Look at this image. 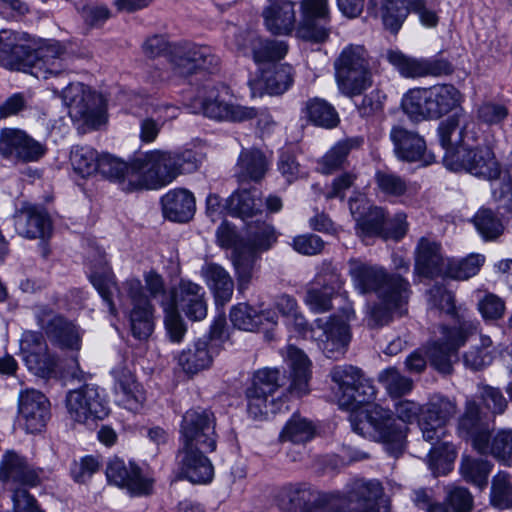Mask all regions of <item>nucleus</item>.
I'll return each mask as SVG.
<instances>
[{
	"label": "nucleus",
	"instance_id": "nucleus-1",
	"mask_svg": "<svg viewBox=\"0 0 512 512\" xmlns=\"http://www.w3.org/2000/svg\"><path fill=\"white\" fill-rule=\"evenodd\" d=\"M338 405L349 410L348 420L354 432L373 439L392 443L397 453L403 445L405 428L398 426L385 408L369 404L376 397V389L363 371L353 365H336L330 371Z\"/></svg>",
	"mask_w": 512,
	"mask_h": 512
},
{
	"label": "nucleus",
	"instance_id": "nucleus-2",
	"mask_svg": "<svg viewBox=\"0 0 512 512\" xmlns=\"http://www.w3.org/2000/svg\"><path fill=\"white\" fill-rule=\"evenodd\" d=\"M88 262L90 282L107 303L109 312L114 316L117 314L113 302L114 293H118V298L123 306H125L123 297L126 294L131 305V309L128 310L131 333L136 339H148L154 329L153 306L143 291L141 281L137 278H129L119 289L103 251H93L92 255L88 257Z\"/></svg>",
	"mask_w": 512,
	"mask_h": 512
},
{
	"label": "nucleus",
	"instance_id": "nucleus-3",
	"mask_svg": "<svg viewBox=\"0 0 512 512\" xmlns=\"http://www.w3.org/2000/svg\"><path fill=\"white\" fill-rule=\"evenodd\" d=\"M455 402L436 395L423 406L418 426L425 441L431 444L428 465L434 475L447 474L456 458L454 446L445 440L447 423L456 415Z\"/></svg>",
	"mask_w": 512,
	"mask_h": 512
},
{
	"label": "nucleus",
	"instance_id": "nucleus-4",
	"mask_svg": "<svg viewBox=\"0 0 512 512\" xmlns=\"http://www.w3.org/2000/svg\"><path fill=\"white\" fill-rule=\"evenodd\" d=\"M222 247H233L232 262L237 275L238 290L244 291L252 279L259 252L266 251L276 242L273 226L265 222L248 225L246 239H238L233 227L222 223L216 232Z\"/></svg>",
	"mask_w": 512,
	"mask_h": 512
},
{
	"label": "nucleus",
	"instance_id": "nucleus-5",
	"mask_svg": "<svg viewBox=\"0 0 512 512\" xmlns=\"http://www.w3.org/2000/svg\"><path fill=\"white\" fill-rule=\"evenodd\" d=\"M131 168L138 173V179L137 182L130 180L128 190L158 189L181 174L195 171L198 164L196 154L191 150H153L135 157L131 161Z\"/></svg>",
	"mask_w": 512,
	"mask_h": 512
},
{
	"label": "nucleus",
	"instance_id": "nucleus-6",
	"mask_svg": "<svg viewBox=\"0 0 512 512\" xmlns=\"http://www.w3.org/2000/svg\"><path fill=\"white\" fill-rule=\"evenodd\" d=\"M460 92L450 84L409 90L402 101L404 111L413 119H438L456 108Z\"/></svg>",
	"mask_w": 512,
	"mask_h": 512
},
{
	"label": "nucleus",
	"instance_id": "nucleus-7",
	"mask_svg": "<svg viewBox=\"0 0 512 512\" xmlns=\"http://www.w3.org/2000/svg\"><path fill=\"white\" fill-rule=\"evenodd\" d=\"M335 80L339 91L347 96L361 95L372 85L368 52L362 45L349 44L334 60Z\"/></svg>",
	"mask_w": 512,
	"mask_h": 512
},
{
	"label": "nucleus",
	"instance_id": "nucleus-8",
	"mask_svg": "<svg viewBox=\"0 0 512 512\" xmlns=\"http://www.w3.org/2000/svg\"><path fill=\"white\" fill-rule=\"evenodd\" d=\"M479 321L476 319H459L458 325L448 327L441 325L438 328L437 339L427 346L426 354L433 368L443 374L452 371V358L458 350L479 331Z\"/></svg>",
	"mask_w": 512,
	"mask_h": 512
},
{
	"label": "nucleus",
	"instance_id": "nucleus-9",
	"mask_svg": "<svg viewBox=\"0 0 512 512\" xmlns=\"http://www.w3.org/2000/svg\"><path fill=\"white\" fill-rule=\"evenodd\" d=\"M225 95L227 90L224 86L207 83L190 100V109L193 113H201L218 121L241 122L256 116L254 108L233 104L225 99Z\"/></svg>",
	"mask_w": 512,
	"mask_h": 512
},
{
	"label": "nucleus",
	"instance_id": "nucleus-10",
	"mask_svg": "<svg viewBox=\"0 0 512 512\" xmlns=\"http://www.w3.org/2000/svg\"><path fill=\"white\" fill-rule=\"evenodd\" d=\"M274 499L284 512H332L338 502L337 495L321 492L307 483L284 485Z\"/></svg>",
	"mask_w": 512,
	"mask_h": 512
},
{
	"label": "nucleus",
	"instance_id": "nucleus-11",
	"mask_svg": "<svg viewBox=\"0 0 512 512\" xmlns=\"http://www.w3.org/2000/svg\"><path fill=\"white\" fill-rule=\"evenodd\" d=\"M62 99L74 121L91 129L105 123V110L101 97L82 83H71L62 91Z\"/></svg>",
	"mask_w": 512,
	"mask_h": 512
},
{
	"label": "nucleus",
	"instance_id": "nucleus-12",
	"mask_svg": "<svg viewBox=\"0 0 512 512\" xmlns=\"http://www.w3.org/2000/svg\"><path fill=\"white\" fill-rule=\"evenodd\" d=\"M35 320L52 345L65 351H79L83 332L73 321L56 313L48 306L35 310Z\"/></svg>",
	"mask_w": 512,
	"mask_h": 512
},
{
	"label": "nucleus",
	"instance_id": "nucleus-13",
	"mask_svg": "<svg viewBox=\"0 0 512 512\" xmlns=\"http://www.w3.org/2000/svg\"><path fill=\"white\" fill-rule=\"evenodd\" d=\"M216 418L213 412L195 408L189 409L180 424L181 447L215 451L217 445Z\"/></svg>",
	"mask_w": 512,
	"mask_h": 512
},
{
	"label": "nucleus",
	"instance_id": "nucleus-14",
	"mask_svg": "<svg viewBox=\"0 0 512 512\" xmlns=\"http://www.w3.org/2000/svg\"><path fill=\"white\" fill-rule=\"evenodd\" d=\"M65 402L70 419L78 423L103 419L109 414L104 390L94 384H86L69 391Z\"/></svg>",
	"mask_w": 512,
	"mask_h": 512
},
{
	"label": "nucleus",
	"instance_id": "nucleus-15",
	"mask_svg": "<svg viewBox=\"0 0 512 512\" xmlns=\"http://www.w3.org/2000/svg\"><path fill=\"white\" fill-rule=\"evenodd\" d=\"M310 337L322 353L330 359H339L351 340L349 325L338 316L317 318L310 328Z\"/></svg>",
	"mask_w": 512,
	"mask_h": 512
},
{
	"label": "nucleus",
	"instance_id": "nucleus-16",
	"mask_svg": "<svg viewBox=\"0 0 512 512\" xmlns=\"http://www.w3.org/2000/svg\"><path fill=\"white\" fill-rule=\"evenodd\" d=\"M382 492V486L377 480H354L347 486L345 493L332 492L338 498L332 512H389L377 504Z\"/></svg>",
	"mask_w": 512,
	"mask_h": 512
},
{
	"label": "nucleus",
	"instance_id": "nucleus-17",
	"mask_svg": "<svg viewBox=\"0 0 512 512\" xmlns=\"http://www.w3.org/2000/svg\"><path fill=\"white\" fill-rule=\"evenodd\" d=\"M348 266L353 286L362 295L370 293L379 295L383 290H395L394 282L397 281L401 284H410L399 273H389L380 265L353 258L349 260Z\"/></svg>",
	"mask_w": 512,
	"mask_h": 512
},
{
	"label": "nucleus",
	"instance_id": "nucleus-18",
	"mask_svg": "<svg viewBox=\"0 0 512 512\" xmlns=\"http://www.w3.org/2000/svg\"><path fill=\"white\" fill-rule=\"evenodd\" d=\"M35 60V39L26 32L0 30V65L10 70L29 68Z\"/></svg>",
	"mask_w": 512,
	"mask_h": 512
},
{
	"label": "nucleus",
	"instance_id": "nucleus-19",
	"mask_svg": "<svg viewBox=\"0 0 512 512\" xmlns=\"http://www.w3.org/2000/svg\"><path fill=\"white\" fill-rule=\"evenodd\" d=\"M445 166L452 171L464 170L487 180H495L501 175L499 163L489 147H462L458 153L450 154Z\"/></svg>",
	"mask_w": 512,
	"mask_h": 512
},
{
	"label": "nucleus",
	"instance_id": "nucleus-20",
	"mask_svg": "<svg viewBox=\"0 0 512 512\" xmlns=\"http://www.w3.org/2000/svg\"><path fill=\"white\" fill-rule=\"evenodd\" d=\"M395 290H383L377 295L378 302L367 307L366 322L371 328L382 327L389 324L394 315L402 316L406 313V306L411 296L410 284L394 282Z\"/></svg>",
	"mask_w": 512,
	"mask_h": 512
},
{
	"label": "nucleus",
	"instance_id": "nucleus-21",
	"mask_svg": "<svg viewBox=\"0 0 512 512\" xmlns=\"http://www.w3.org/2000/svg\"><path fill=\"white\" fill-rule=\"evenodd\" d=\"M301 20L297 36L314 43L325 42L330 35L328 0H301Z\"/></svg>",
	"mask_w": 512,
	"mask_h": 512
},
{
	"label": "nucleus",
	"instance_id": "nucleus-22",
	"mask_svg": "<svg viewBox=\"0 0 512 512\" xmlns=\"http://www.w3.org/2000/svg\"><path fill=\"white\" fill-rule=\"evenodd\" d=\"M386 57L389 63L405 78L439 77L453 72L451 63L444 58H414L398 50L387 51Z\"/></svg>",
	"mask_w": 512,
	"mask_h": 512
},
{
	"label": "nucleus",
	"instance_id": "nucleus-23",
	"mask_svg": "<svg viewBox=\"0 0 512 512\" xmlns=\"http://www.w3.org/2000/svg\"><path fill=\"white\" fill-rule=\"evenodd\" d=\"M175 73L186 76L197 69L213 70L219 64V57L206 45L185 44L175 47L169 56Z\"/></svg>",
	"mask_w": 512,
	"mask_h": 512
},
{
	"label": "nucleus",
	"instance_id": "nucleus-24",
	"mask_svg": "<svg viewBox=\"0 0 512 512\" xmlns=\"http://www.w3.org/2000/svg\"><path fill=\"white\" fill-rule=\"evenodd\" d=\"M474 128V122L464 113H456L439 124L437 131L440 145L445 150V165L450 154L458 153L462 147H466L467 141L476 140Z\"/></svg>",
	"mask_w": 512,
	"mask_h": 512
},
{
	"label": "nucleus",
	"instance_id": "nucleus-25",
	"mask_svg": "<svg viewBox=\"0 0 512 512\" xmlns=\"http://www.w3.org/2000/svg\"><path fill=\"white\" fill-rule=\"evenodd\" d=\"M418 15L421 23L427 27H434L438 23V16L424 0H385L383 3L382 20L384 26L392 33H397L409 12Z\"/></svg>",
	"mask_w": 512,
	"mask_h": 512
},
{
	"label": "nucleus",
	"instance_id": "nucleus-26",
	"mask_svg": "<svg viewBox=\"0 0 512 512\" xmlns=\"http://www.w3.org/2000/svg\"><path fill=\"white\" fill-rule=\"evenodd\" d=\"M282 380L277 368L266 367L254 373L251 385L246 390L247 407L251 415L257 417L268 413V397L281 387Z\"/></svg>",
	"mask_w": 512,
	"mask_h": 512
},
{
	"label": "nucleus",
	"instance_id": "nucleus-27",
	"mask_svg": "<svg viewBox=\"0 0 512 512\" xmlns=\"http://www.w3.org/2000/svg\"><path fill=\"white\" fill-rule=\"evenodd\" d=\"M106 477L109 482L126 488L132 495L147 496L153 491L154 480L151 477L143 474L136 464L126 465L119 458L109 461L106 467Z\"/></svg>",
	"mask_w": 512,
	"mask_h": 512
},
{
	"label": "nucleus",
	"instance_id": "nucleus-28",
	"mask_svg": "<svg viewBox=\"0 0 512 512\" xmlns=\"http://www.w3.org/2000/svg\"><path fill=\"white\" fill-rule=\"evenodd\" d=\"M390 139L399 160L410 163L419 162L422 166L435 162V155L427 150L424 138L417 132L402 126H394L390 131Z\"/></svg>",
	"mask_w": 512,
	"mask_h": 512
},
{
	"label": "nucleus",
	"instance_id": "nucleus-29",
	"mask_svg": "<svg viewBox=\"0 0 512 512\" xmlns=\"http://www.w3.org/2000/svg\"><path fill=\"white\" fill-rule=\"evenodd\" d=\"M165 304H172L192 321H200L207 315L205 291L202 286L190 280L182 279L170 293Z\"/></svg>",
	"mask_w": 512,
	"mask_h": 512
},
{
	"label": "nucleus",
	"instance_id": "nucleus-30",
	"mask_svg": "<svg viewBox=\"0 0 512 512\" xmlns=\"http://www.w3.org/2000/svg\"><path fill=\"white\" fill-rule=\"evenodd\" d=\"M16 233L24 238H45L51 233L52 225L48 214L40 207L23 203L13 215Z\"/></svg>",
	"mask_w": 512,
	"mask_h": 512
},
{
	"label": "nucleus",
	"instance_id": "nucleus-31",
	"mask_svg": "<svg viewBox=\"0 0 512 512\" xmlns=\"http://www.w3.org/2000/svg\"><path fill=\"white\" fill-rule=\"evenodd\" d=\"M18 410L26 430L30 433L39 432L49 417V401L40 391L26 389L19 394Z\"/></svg>",
	"mask_w": 512,
	"mask_h": 512
},
{
	"label": "nucleus",
	"instance_id": "nucleus-32",
	"mask_svg": "<svg viewBox=\"0 0 512 512\" xmlns=\"http://www.w3.org/2000/svg\"><path fill=\"white\" fill-rule=\"evenodd\" d=\"M0 480L9 490L11 487H35L40 484L38 473L14 451H7L0 462Z\"/></svg>",
	"mask_w": 512,
	"mask_h": 512
},
{
	"label": "nucleus",
	"instance_id": "nucleus-33",
	"mask_svg": "<svg viewBox=\"0 0 512 512\" xmlns=\"http://www.w3.org/2000/svg\"><path fill=\"white\" fill-rule=\"evenodd\" d=\"M204 449L180 447L178 451L179 475L192 483H207L213 478L214 469L205 456Z\"/></svg>",
	"mask_w": 512,
	"mask_h": 512
},
{
	"label": "nucleus",
	"instance_id": "nucleus-34",
	"mask_svg": "<svg viewBox=\"0 0 512 512\" xmlns=\"http://www.w3.org/2000/svg\"><path fill=\"white\" fill-rule=\"evenodd\" d=\"M448 258L435 241L422 237L415 252V273L426 278L445 276Z\"/></svg>",
	"mask_w": 512,
	"mask_h": 512
},
{
	"label": "nucleus",
	"instance_id": "nucleus-35",
	"mask_svg": "<svg viewBox=\"0 0 512 512\" xmlns=\"http://www.w3.org/2000/svg\"><path fill=\"white\" fill-rule=\"evenodd\" d=\"M111 373L115 380L114 390L119 403L130 411L139 410L146 397L142 386L135 380L132 372L124 364H119Z\"/></svg>",
	"mask_w": 512,
	"mask_h": 512
},
{
	"label": "nucleus",
	"instance_id": "nucleus-36",
	"mask_svg": "<svg viewBox=\"0 0 512 512\" xmlns=\"http://www.w3.org/2000/svg\"><path fill=\"white\" fill-rule=\"evenodd\" d=\"M343 281L337 273L318 276L305 295V303L315 313H324L332 308L333 296L342 288Z\"/></svg>",
	"mask_w": 512,
	"mask_h": 512
},
{
	"label": "nucleus",
	"instance_id": "nucleus-37",
	"mask_svg": "<svg viewBox=\"0 0 512 512\" xmlns=\"http://www.w3.org/2000/svg\"><path fill=\"white\" fill-rule=\"evenodd\" d=\"M263 11L264 23L268 31L276 35H288L296 23L295 3L291 0H268Z\"/></svg>",
	"mask_w": 512,
	"mask_h": 512
},
{
	"label": "nucleus",
	"instance_id": "nucleus-38",
	"mask_svg": "<svg viewBox=\"0 0 512 512\" xmlns=\"http://www.w3.org/2000/svg\"><path fill=\"white\" fill-rule=\"evenodd\" d=\"M161 204L164 217L173 222H187L195 212V198L186 189L170 190L161 198Z\"/></svg>",
	"mask_w": 512,
	"mask_h": 512
},
{
	"label": "nucleus",
	"instance_id": "nucleus-39",
	"mask_svg": "<svg viewBox=\"0 0 512 512\" xmlns=\"http://www.w3.org/2000/svg\"><path fill=\"white\" fill-rule=\"evenodd\" d=\"M474 449L483 455H492L505 465L512 466V430L502 429L495 435L480 434L474 442Z\"/></svg>",
	"mask_w": 512,
	"mask_h": 512
},
{
	"label": "nucleus",
	"instance_id": "nucleus-40",
	"mask_svg": "<svg viewBox=\"0 0 512 512\" xmlns=\"http://www.w3.org/2000/svg\"><path fill=\"white\" fill-rule=\"evenodd\" d=\"M285 360L291 370V391L298 396L307 394L308 382L311 377L309 358L302 350L289 345Z\"/></svg>",
	"mask_w": 512,
	"mask_h": 512
},
{
	"label": "nucleus",
	"instance_id": "nucleus-41",
	"mask_svg": "<svg viewBox=\"0 0 512 512\" xmlns=\"http://www.w3.org/2000/svg\"><path fill=\"white\" fill-rule=\"evenodd\" d=\"M218 350L207 339H199L192 348L183 350L178 356V364L188 374H196L208 368Z\"/></svg>",
	"mask_w": 512,
	"mask_h": 512
},
{
	"label": "nucleus",
	"instance_id": "nucleus-42",
	"mask_svg": "<svg viewBox=\"0 0 512 512\" xmlns=\"http://www.w3.org/2000/svg\"><path fill=\"white\" fill-rule=\"evenodd\" d=\"M201 274L212 290L217 303L225 304L230 301L234 291V282L222 266L216 263H207L202 267Z\"/></svg>",
	"mask_w": 512,
	"mask_h": 512
},
{
	"label": "nucleus",
	"instance_id": "nucleus-43",
	"mask_svg": "<svg viewBox=\"0 0 512 512\" xmlns=\"http://www.w3.org/2000/svg\"><path fill=\"white\" fill-rule=\"evenodd\" d=\"M263 201L258 189H239L227 200V209L232 216L243 220L251 218L262 211Z\"/></svg>",
	"mask_w": 512,
	"mask_h": 512
},
{
	"label": "nucleus",
	"instance_id": "nucleus-44",
	"mask_svg": "<svg viewBox=\"0 0 512 512\" xmlns=\"http://www.w3.org/2000/svg\"><path fill=\"white\" fill-rule=\"evenodd\" d=\"M64 54L65 49L59 42L49 43L40 49L35 47V60L29 67L35 70L32 71V74L40 77V72H43V77L47 78L46 74L59 73L63 69L62 56Z\"/></svg>",
	"mask_w": 512,
	"mask_h": 512
},
{
	"label": "nucleus",
	"instance_id": "nucleus-45",
	"mask_svg": "<svg viewBox=\"0 0 512 512\" xmlns=\"http://www.w3.org/2000/svg\"><path fill=\"white\" fill-rule=\"evenodd\" d=\"M294 81V70L289 64L274 65L262 73L258 83H251L252 94L255 96V85H264L270 95H278L287 91Z\"/></svg>",
	"mask_w": 512,
	"mask_h": 512
},
{
	"label": "nucleus",
	"instance_id": "nucleus-46",
	"mask_svg": "<svg viewBox=\"0 0 512 512\" xmlns=\"http://www.w3.org/2000/svg\"><path fill=\"white\" fill-rule=\"evenodd\" d=\"M268 170V161L258 149H244L239 155L236 176L239 181H259Z\"/></svg>",
	"mask_w": 512,
	"mask_h": 512
},
{
	"label": "nucleus",
	"instance_id": "nucleus-47",
	"mask_svg": "<svg viewBox=\"0 0 512 512\" xmlns=\"http://www.w3.org/2000/svg\"><path fill=\"white\" fill-rule=\"evenodd\" d=\"M494 346L488 335L480 334L477 341H473L462 355L464 366L472 371H479L488 367L494 359Z\"/></svg>",
	"mask_w": 512,
	"mask_h": 512
},
{
	"label": "nucleus",
	"instance_id": "nucleus-48",
	"mask_svg": "<svg viewBox=\"0 0 512 512\" xmlns=\"http://www.w3.org/2000/svg\"><path fill=\"white\" fill-rule=\"evenodd\" d=\"M97 172L105 178L118 182L125 191H129L127 187L130 180L137 182L138 179V173L132 171L131 163L127 164L110 154L100 155Z\"/></svg>",
	"mask_w": 512,
	"mask_h": 512
},
{
	"label": "nucleus",
	"instance_id": "nucleus-49",
	"mask_svg": "<svg viewBox=\"0 0 512 512\" xmlns=\"http://www.w3.org/2000/svg\"><path fill=\"white\" fill-rule=\"evenodd\" d=\"M388 411V409H386ZM423 411V407L420 406V404L412 401V400H400L395 404V413L399 420L402 421V423H398L396 419L393 417L392 412L389 410L392 419L395 421V423L398 426H403L405 428L404 438H403V445L401 447V450L399 452H395L393 449L392 443L386 442L384 440H380V442H383L386 446V450L394 457H398L404 450L405 447V439L406 434L408 431V427L406 424L412 423L415 419L421 416ZM376 441H379V439H375Z\"/></svg>",
	"mask_w": 512,
	"mask_h": 512
},
{
	"label": "nucleus",
	"instance_id": "nucleus-50",
	"mask_svg": "<svg viewBox=\"0 0 512 512\" xmlns=\"http://www.w3.org/2000/svg\"><path fill=\"white\" fill-rule=\"evenodd\" d=\"M305 112L309 121L316 126L333 128L339 123L335 108L321 98H313L307 101Z\"/></svg>",
	"mask_w": 512,
	"mask_h": 512
},
{
	"label": "nucleus",
	"instance_id": "nucleus-51",
	"mask_svg": "<svg viewBox=\"0 0 512 512\" xmlns=\"http://www.w3.org/2000/svg\"><path fill=\"white\" fill-rule=\"evenodd\" d=\"M459 430L471 438L473 446L475 439L480 434H484L486 437L489 435L490 432L483 422L480 407L475 401H467L465 412L459 421Z\"/></svg>",
	"mask_w": 512,
	"mask_h": 512
},
{
	"label": "nucleus",
	"instance_id": "nucleus-52",
	"mask_svg": "<svg viewBox=\"0 0 512 512\" xmlns=\"http://www.w3.org/2000/svg\"><path fill=\"white\" fill-rule=\"evenodd\" d=\"M287 52L288 45L282 40L255 38L252 41V54L257 63L281 60Z\"/></svg>",
	"mask_w": 512,
	"mask_h": 512
},
{
	"label": "nucleus",
	"instance_id": "nucleus-53",
	"mask_svg": "<svg viewBox=\"0 0 512 512\" xmlns=\"http://www.w3.org/2000/svg\"><path fill=\"white\" fill-rule=\"evenodd\" d=\"M484 261L481 254H471L461 260L449 259L445 276L456 280L469 279L480 271Z\"/></svg>",
	"mask_w": 512,
	"mask_h": 512
},
{
	"label": "nucleus",
	"instance_id": "nucleus-54",
	"mask_svg": "<svg viewBox=\"0 0 512 512\" xmlns=\"http://www.w3.org/2000/svg\"><path fill=\"white\" fill-rule=\"evenodd\" d=\"M315 435V427L311 421L294 414L284 426L280 439L292 443H306Z\"/></svg>",
	"mask_w": 512,
	"mask_h": 512
},
{
	"label": "nucleus",
	"instance_id": "nucleus-55",
	"mask_svg": "<svg viewBox=\"0 0 512 512\" xmlns=\"http://www.w3.org/2000/svg\"><path fill=\"white\" fill-rule=\"evenodd\" d=\"M100 155L88 146H76L71 150L70 161L76 173L82 177H88L99 168Z\"/></svg>",
	"mask_w": 512,
	"mask_h": 512
},
{
	"label": "nucleus",
	"instance_id": "nucleus-56",
	"mask_svg": "<svg viewBox=\"0 0 512 512\" xmlns=\"http://www.w3.org/2000/svg\"><path fill=\"white\" fill-rule=\"evenodd\" d=\"M22 360L31 373L45 379L52 377L58 366V357L50 351L49 347L46 348V351L32 354Z\"/></svg>",
	"mask_w": 512,
	"mask_h": 512
},
{
	"label": "nucleus",
	"instance_id": "nucleus-57",
	"mask_svg": "<svg viewBox=\"0 0 512 512\" xmlns=\"http://www.w3.org/2000/svg\"><path fill=\"white\" fill-rule=\"evenodd\" d=\"M356 144L357 142L352 139L337 142L320 160V171L324 174H331L341 168Z\"/></svg>",
	"mask_w": 512,
	"mask_h": 512
},
{
	"label": "nucleus",
	"instance_id": "nucleus-58",
	"mask_svg": "<svg viewBox=\"0 0 512 512\" xmlns=\"http://www.w3.org/2000/svg\"><path fill=\"white\" fill-rule=\"evenodd\" d=\"M379 382L392 397H400L408 394L413 388V381L402 375L398 369L389 367L379 374Z\"/></svg>",
	"mask_w": 512,
	"mask_h": 512
},
{
	"label": "nucleus",
	"instance_id": "nucleus-59",
	"mask_svg": "<svg viewBox=\"0 0 512 512\" xmlns=\"http://www.w3.org/2000/svg\"><path fill=\"white\" fill-rule=\"evenodd\" d=\"M460 471L466 481L482 487L487 484L491 464L487 460L465 456L462 458Z\"/></svg>",
	"mask_w": 512,
	"mask_h": 512
},
{
	"label": "nucleus",
	"instance_id": "nucleus-60",
	"mask_svg": "<svg viewBox=\"0 0 512 512\" xmlns=\"http://www.w3.org/2000/svg\"><path fill=\"white\" fill-rule=\"evenodd\" d=\"M474 225L486 240H494L504 230L501 220L488 208H481L473 218Z\"/></svg>",
	"mask_w": 512,
	"mask_h": 512
},
{
	"label": "nucleus",
	"instance_id": "nucleus-61",
	"mask_svg": "<svg viewBox=\"0 0 512 512\" xmlns=\"http://www.w3.org/2000/svg\"><path fill=\"white\" fill-rule=\"evenodd\" d=\"M230 320L235 327L244 331H254L261 326V316H258V311L244 303L232 307Z\"/></svg>",
	"mask_w": 512,
	"mask_h": 512
},
{
	"label": "nucleus",
	"instance_id": "nucleus-62",
	"mask_svg": "<svg viewBox=\"0 0 512 512\" xmlns=\"http://www.w3.org/2000/svg\"><path fill=\"white\" fill-rule=\"evenodd\" d=\"M385 213L380 207H370L363 218L358 220V228L365 236L377 235L384 238Z\"/></svg>",
	"mask_w": 512,
	"mask_h": 512
},
{
	"label": "nucleus",
	"instance_id": "nucleus-63",
	"mask_svg": "<svg viewBox=\"0 0 512 512\" xmlns=\"http://www.w3.org/2000/svg\"><path fill=\"white\" fill-rule=\"evenodd\" d=\"M375 182L379 191L388 196L399 197L407 190V185L404 179L391 172H376Z\"/></svg>",
	"mask_w": 512,
	"mask_h": 512
},
{
	"label": "nucleus",
	"instance_id": "nucleus-64",
	"mask_svg": "<svg viewBox=\"0 0 512 512\" xmlns=\"http://www.w3.org/2000/svg\"><path fill=\"white\" fill-rule=\"evenodd\" d=\"M492 504L500 509L512 506V482L506 475L494 478L491 492Z\"/></svg>",
	"mask_w": 512,
	"mask_h": 512
}]
</instances>
